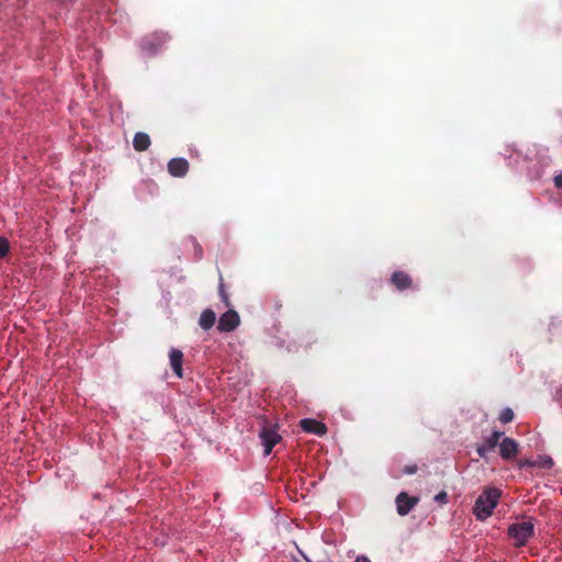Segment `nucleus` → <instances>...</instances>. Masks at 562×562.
<instances>
[{
	"label": "nucleus",
	"instance_id": "3",
	"mask_svg": "<svg viewBox=\"0 0 562 562\" xmlns=\"http://www.w3.org/2000/svg\"><path fill=\"white\" fill-rule=\"evenodd\" d=\"M169 40L165 33H154L148 37H144L140 42V49L147 56H153L158 53L159 48Z\"/></svg>",
	"mask_w": 562,
	"mask_h": 562
},
{
	"label": "nucleus",
	"instance_id": "19",
	"mask_svg": "<svg viewBox=\"0 0 562 562\" xmlns=\"http://www.w3.org/2000/svg\"><path fill=\"white\" fill-rule=\"evenodd\" d=\"M435 499L437 502H440V503H446L447 502V494L445 492H441V493L436 495Z\"/></svg>",
	"mask_w": 562,
	"mask_h": 562
},
{
	"label": "nucleus",
	"instance_id": "24",
	"mask_svg": "<svg viewBox=\"0 0 562 562\" xmlns=\"http://www.w3.org/2000/svg\"><path fill=\"white\" fill-rule=\"evenodd\" d=\"M414 472H415V469H408V470H406V473H408V474H412V473H414Z\"/></svg>",
	"mask_w": 562,
	"mask_h": 562
},
{
	"label": "nucleus",
	"instance_id": "25",
	"mask_svg": "<svg viewBox=\"0 0 562 562\" xmlns=\"http://www.w3.org/2000/svg\"><path fill=\"white\" fill-rule=\"evenodd\" d=\"M304 559H305L306 562H312V560L308 559L307 557H304Z\"/></svg>",
	"mask_w": 562,
	"mask_h": 562
},
{
	"label": "nucleus",
	"instance_id": "15",
	"mask_svg": "<svg viewBox=\"0 0 562 562\" xmlns=\"http://www.w3.org/2000/svg\"><path fill=\"white\" fill-rule=\"evenodd\" d=\"M513 418H514V412L509 407L502 409L499 417H498V419L503 424L510 423L513 420Z\"/></svg>",
	"mask_w": 562,
	"mask_h": 562
},
{
	"label": "nucleus",
	"instance_id": "14",
	"mask_svg": "<svg viewBox=\"0 0 562 562\" xmlns=\"http://www.w3.org/2000/svg\"><path fill=\"white\" fill-rule=\"evenodd\" d=\"M150 145V137L148 134L144 132H138L135 134L133 139V146L135 150L143 151L146 150Z\"/></svg>",
	"mask_w": 562,
	"mask_h": 562
},
{
	"label": "nucleus",
	"instance_id": "23",
	"mask_svg": "<svg viewBox=\"0 0 562 562\" xmlns=\"http://www.w3.org/2000/svg\"><path fill=\"white\" fill-rule=\"evenodd\" d=\"M220 293H221L222 299H223V300L225 301V303L227 304V300H228V299H227V295L224 293V291H223V289H222V288L220 289Z\"/></svg>",
	"mask_w": 562,
	"mask_h": 562
},
{
	"label": "nucleus",
	"instance_id": "20",
	"mask_svg": "<svg viewBox=\"0 0 562 562\" xmlns=\"http://www.w3.org/2000/svg\"><path fill=\"white\" fill-rule=\"evenodd\" d=\"M555 187L562 190V172L554 177Z\"/></svg>",
	"mask_w": 562,
	"mask_h": 562
},
{
	"label": "nucleus",
	"instance_id": "7",
	"mask_svg": "<svg viewBox=\"0 0 562 562\" xmlns=\"http://www.w3.org/2000/svg\"><path fill=\"white\" fill-rule=\"evenodd\" d=\"M417 504V499L409 497L406 493L402 492L396 496V510L401 516L407 515L414 506Z\"/></svg>",
	"mask_w": 562,
	"mask_h": 562
},
{
	"label": "nucleus",
	"instance_id": "18",
	"mask_svg": "<svg viewBox=\"0 0 562 562\" xmlns=\"http://www.w3.org/2000/svg\"><path fill=\"white\" fill-rule=\"evenodd\" d=\"M539 465L542 467V468L550 469L553 465V461H552V459L550 457H544V458L541 459Z\"/></svg>",
	"mask_w": 562,
	"mask_h": 562
},
{
	"label": "nucleus",
	"instance_id": "13",
	"mask_svg": "<svg viewBox=\"0 0 562 562\" xmlns=\"http://www.w3.org/2000/svg\"><path fill=\"white\" fill-rule=\"evenodd\" d=\"M391 281L396 286V289L401 291L407 289L412 283L409 276L402 271L394 272L392 274Z\"/></svg>",
	"mask_w": 562,
	"mask_h": 562
},
{
	"label": "nucleus",
	"instance_id": "8",
	"mask_svg": "<svg viewBox=\"0 0 562 562\" xmlns=\"http://www.w3.org/2000/svg\"><path fill=\"white\" fill-rule=\"evenodd\" d=\"M517 452L518 443L509 437L503 438V440L499 442L501 457L505 460H510L516 457Z\"/></svg>",
	"mask_w": 562,
	"mask_h": 562
},
{
	"label": "nucleus",
	"instance_id": "5",
	"mask_svg": "<svg viewBox=\"0 0 562 562\" xmlns=\"http://www.w3.org/2000/svg\"><path fill=\"white\" fill-rule=\"evenodd\" d=\"M239 323L240 319L238 313L234 310H229L221 315L217 324V329L220 331L225 333L233 331L234 329L237 328Z\"/></svg>",
	"mask_w": 562,
	"mask_h": 562
},
{
	"label": "nucleus",
	"instance_id": "11",
	"mask_svg": "<svg viewBox=\"0 0 562 562\" xmlns=\"http://www.w3.org/2000/svg\"><path fill=\"white\" fill-rule=\"evenodd\" d=\"M301 427L304 431L310 432V434H315L317 436H323L327 431L325 424H323L316 419H313V418L302 419Z\"/></svg>",
	"mask_w": 562,
	"mask_h": 562
},
{
	"label": "nucleus",
	"instance_id": "12",
	"mask_svg": "<svg viewBox=\"0 0 562 562\" xmlns=\"http://www.w3.org/2000/svg\"><path fill=\"white\" fill-rule=\"evenodd\" d=\"M216 321V314L213 310L206 308L201 313L199 325L202 329L209 330L211 329Z\"/></svg>",
	"mask_w": 562,
	"mask_h": 562
},
{
	"label": "nucleus",
	"instance_id": "16",
	"mask_svg": "<svg viewBox=\"0 0 562 562\" xmlns=\"http://www.w3.org/2000/svg\"><path fill=\"white\" fill-rule=\"evenodd\" d=\"M10 249L9 243L5 238L0 237V257H4L8 255Z\"/></svg>",
	"mask_w": 562,
	"mask_h": 562
},
{
	"label": "nucleus",
	"instance_id": "6",
	"mask_svg": "<svg viewBox=\"0 0 562 562\" xmlns=\"http://www.w3.org/2000/svg\"><path fill=\"white\" fill-rule=\"evenodd\" d=\"M261 443L265 448V456H269L273 447L280 441L281 436L271 428H262L260 434Z\"/></svg>",
	"mask_w": 562,
	"mask_h": 562
},
{
	"label": "nucleus",
	"instance_id": "1",
	"mask_svg": "<svg viewBox=\"0 0 562 562\" xmlns=\"http://www.w3.org/2000/svg\"><path fill=\"white\" fill-rule=\"evenodd\" d=\"M502 492L497 487L486 488L475 501L473 514L477 520H485L492 516L497 506Z\"/></svg>",
	"mask_w": 562,
	"mask_h": 562
},
{
	"label": "nucleus",
	"instance_id": "10",
	"mask_svg": "<svg viewBox=\"0 0 562 562\" xmlns=\"http://www.w3.org/2000/svg\"><path fill=\"white\" fill-rule=\"evenodd\" d=\"M183 353L177 348H171L169 351V363L176 376L182 378Z\"/></svg>",
	"mask_w": 562,
	"mask_h": 562
},
{
	"label": "nucleus",
	"instance_id": "22",
	"mask_svg": "<svg viewBox=\"0 0 562 562\" xmlns=\"http://www.w3.org/2000/svg\"><path fill=\"white\" fill-rule=\"evenodd\" d=\"M525 465L535 467L536 462H533V461H525L524 463H521V467H525Z\"/></svg>",
	"mask_w": 562,
	"mask_h": 562
},
{
	"label": "nucleus",
	"instance_id": "2",
	"mask_svg": "<svg viewBox=\"0 0 562 562\" xmlns=\"http://www.w3.org/2000/svg\"><path fill=\"white\" fill-rule=\"evenodd\" d=\"M533 529L531 521L515 522L508 527V536L515 541L516 547H522L533 535Z\"/></svg>",
	"mask_w": 562,
	"mask_h": 562
},
{
	"label": "nucleus",
	"instance_id": "4",
	"mask_svg": "<svg viewBox=\"0 0 562 562\" xmlns=\"http://www.w3.org/2000/svg\"><path fill=\"white\" fill-rule=\"evenodd\" d=\"M502 436V431L494 430L491 435L484 437L482 443L476 447L477 454L481 458H486L488 452H492L497 446H499V439Z\"/></svg>",
	"mask_w": 562,
	"mask_h": 562
},
{
	"label": "nucleus",
	"instance_id": "17",
	"mask_svg": "<svg viewBox=\"0 0 562 562\" xmlns=\"http://www.w3.org/2000/svg\"><path fill=\"white\" fill-rule=\"evenodd\" d=\"M191 241H192L194 250H195V258L200 259L203 254L202 247L194 238H191Z\"/></svg>",
	"mask_w": 562,
	"mask_h": 562
},
{
	"label": "nucleus",
	"instance_id": "9",
	"mask_svg": "<svg viewBox=\"0 0 562 562\" xmlns=\"http://www.w3.org/2000/svg\"><path fill=\"white\" fill-rule=\"evenodd\" d=\"M189 164L186 158H172L168 162V171L173 177H183L188 172Z\"/></svg>",
	"mask_w": 562,
	"mask_h": 562
},
{
	"label": "nucleus",
	"instance_id": "21",
	"mask_svg": "<svg viewBox=\"0 0 562 562\" xmlns=\"http://www.w3.org/2000/svg\"><path fill=\"white\" fill-rule=\"evenodd\" d=\"M355 562H371V561L368 557L360 555V557L356 558Z\"/></svg>",
	"mask_w": 562,
	"mask_h": 562
}]
</instances>
